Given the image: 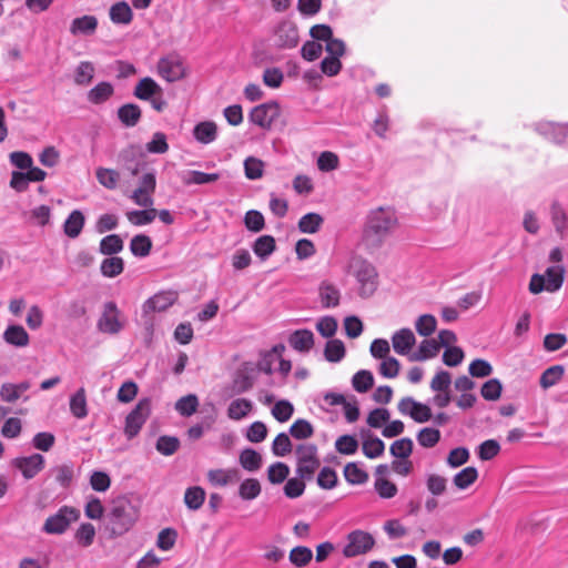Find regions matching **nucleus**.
Instances as JSON below:
<instances>
[{
  "label": "nucleus",
  "mask_w": 568,
  "mask_h": 568,
  "mask_svg": "<svg viewBox=\"0 0 568 568\" xmlns=\"http://www.w3.org/2000/svg\"><path fill=\"white\" fill-rule=\"evenodd\" d=\"M397 216L390 207H377L366 216L362 245L368 251L379 248L397 226Z\"/></svg>",
  "instance_id": "nucleus-1"
},
{
  "label": "nucleus",
  "mask_w": 568,
  "mask_h": 568,
  "mask_svg": "<svg viewBox=\"0 0 568 568\" xmlns=\"http://www.w3.org/2000/svg\"><path fill=\"white\" fill-rule=\"evenodd\" d=\"M139 517V510L128 497H118L113 500L109 514V527L111 537H119L129 531Z\"/></svg>",
  "instance_id": "nucleus-2"
},
{
  "label": "nucleus",
  "mask_w": 568,
  "mask_h": 568,
  "mask_svg": "<svg viewBox=\"0 0 568 568\" xmlns=\"http://www.w3.org/2000/svg\"><path fill=\"white\" fill-rule=\"evenodd\" d=\"M349 268L357 281L359 296L371 297L378 286V274L375 266L366 260L355 257L352 260Z\"/></svg>",
  "instance_id": "nucleus-3"
},
{
  "label": "nucleus",
  "mask_w": 568,
  "mask_h": 568,
  "mask_svg": "<svg viewBox=\"0 0 568 568\" xmlns=\"http://www.w3.org/2000/svg\"><path fill=\"white\" fill-rule=\"evenodd\" d=\"M80 510L71 506H62L55 514L49 516L42 527V531L49 535L64 534L71 524L78 521Z\"/></svg>",
  "instance_id": "nucleus-4"
},
{
  "label": "nucleus",
  "mask_w": 568,
  "mask_h": 568,
  "mask_svg": "<svg viewBox=\"0 0 568 568\" xmlns=\"http://www.w3.org/2000/svg\"><path fill=\"white\" fill-rule=\"evenodd\" d=\"M295 454L297 458L296 474L302 479H312L321 465L317 447L313 444H302L296 447Z\"/></svg>",
  "instance_id": "nucleus-5"
},
{
  "label": "nucleus",
  "mask_w": 568,
  "mask_h": 568,
  "mask_svg": "<svg viewBox=\"0 0 568 568\" xmlns=\"http://www.w3.org/2000/svg\"><path fill=\"white\" fill-rule=\"evenodd\" d=\"M565 270L561 265L550 266L546 270L545 275L534 274L529 283V291L538 294L544 290L547 292L558 291L564 283Z\"/></svg>",
  "instance_id": "nucleus-6"
},
{
  "label": "nucleus",
  "mask_w": 568,
  "mask_h": 568,
  "mask_svg": "<svg viewBox=\"0 0 568 568\" xmlns=\"http://www.w3.org/2000/svg\"><path fill=\"white\" fill-rule=\"evenodd\" d=\"M375 546V538L368 531L356 529L347 534L346 542L343 547V555L346 558H353L365 555Z\"/></svg>",
  "instance_id": "nucleus-7"
},
{
  "label": "nucleus",
  "mask_w": 568,
  "mask_h": 568,
  "mask_svg": "<svg viewBox=\"0 0 568 568\" xmlns=\"http://www.w3.org/2000/svg\"><path fill=\"white\" fill-rule=\"evenodd\" d=\"M151 414V399L142 398L125 418L124 434L129 439L135 437Z\"/></svg>",
  "instance_id": "nucleus-8"
},
{
  "label": "nucleus",
  "mask_w": 568,
  "mask_h": 568,
  "mask_svg": "<svg viewBox=\"0 0 568 568\" xmlns=\"http://www.w3.org/2000/svg\"><path fill=\"white\" fill-rule=\"evenodd\" d=\"M124 326L121 320V312L113 302L104 304L103 312L97 323V327L100 332L115 335L122 331Z\"/></svg>",
  "instance_id": "nucleus-9"
},
{
  "label": "nucleus",
  "mask_w": 568,
  "mask_h": 568,
  "mask_svg": "<svg viewBox=\"0 0 568 568\" xmlns=\"http://www.w3.org/2000/svg\"><path fill=\"white\" fill-rule=\"evenodd\" d=\"M156 187L154 172L144 173L139 181V186L132 192L131 200L139 206L150 207L153 205V193Z\"/></svg>",
  "instance_id": "nucleus-10"
},
{
  "label": "nucleus",
  "mask_w": 568,
  "mask_h": 568,
  "mask_svg": "<svg viewBox=\"0 0 568 568\" xmlns=\"http://www.w3.org/2000/svg\"><path fill=\"white\" fill-rule=\"evenodd\" d=\"M398 412L409 416L414 422L423 424L433 418L430 406L415 400L413 397H404L397 404Z\"/></svg>",
  "instance_id": "nucleus-11"
},
{
  "label": "nucleus",
  "mask_w": 568,
  "mask_h": 568,
  "mask_svg": "<svg viewBox=\"0 0 568 568\" xmlns=\"http://www.w3.org/2000/svg\"><path fill=\"white\" fill-rule=\"evenodd\" d=\"M158 72L168 82H175L185 78L187 69L180 57L168 55L159 60Z\"/></svg>",
  "instance_id": "nucleus-12"
},
{
  "label": "nucleus",
  "mask_w": 568,
  "mask_h": 568,
  "mask_svg": "<svg viewBox=\"0 0 568 568\" xmlns=\"http://www.w3.org/2000/svg\"><path fill=\"white\" fill-rule=\"evenodd\" d=\"M280 113V105L276 102L263 103L252 109L250 121L262 129H271Z\"/></svg>",
  "instance_id": "nucleus-13"
},
{
  "label": "nucleus",
  "mask_w": 568,
  "mask_h": 568,
  "mask_svg": "<svg viewBox=\"0 0 568 568\" xmlns=\"http://www.w3.org/2000/svg\"><path fill=\"white\" fill-rule=\"evenodd\" d=\"M535 130L547 140L561 144L568 136V128L562 123L550 121H539L535 124Z\"/></svg>",
  "instance_id": "nucleus-14"
},
{
  "label": "nucleus",
  "mask_w": 568,
  "mask_h": 568,
  "mask_svg": "<svg viewBox=\"0 0 568 568\" xmlns=\"http://www.w3.org/2000/svg\"><path fill=\"white\" fill-rule=\"evenodd\" d=\"M26 479H32L44 467V457L40 454H33L28 457H18L12 462Z\"/></svg>",
  "instance_id": "nucleus-15"
},
{
  "label": "nucleus",
  "mask_w": 568,
  "mask_h": 568,
  "mask_svg": "<svg viewBox=\"0 0 568 568\" xmlns=\"http://www.w3.org/2000/svg\"><path fill=\"white\" fill-rule=\"evenodd\" d=\"M31 387V383L29 381H23L20 383H3L0 386V399L4 403H16L19 399H23L24 402L29 399V396L24 395Z\"/></svg>",
  "instance_id": "nucleus-16"
},
{
  "label": "nucleus",
  "mask_w": 568,
  "mask_h": 568,
  "mask_svg": "<svg viewBox=\"0 0 568 568\" xmlns=\"http://www.w3.org/2000/svg\"><path fill=\"white\" fill-rule=\"evenodd\" d=\"M276 44L283 49L295 48L298 43V30L292 21H283L275 32Z\"/></svg>",
  "instance_id": "nucleus-17"
},
{
  "label": "nucleus",
  "mask_w": 568,
  "mask_h": 568,
  "mask_svg": "<svg viewBox=\"0 0 568 568\" xmlns=\"http://www.w3.org/2000/svg\"><path fill=\"white\" fill-rule=\"evenodd\" d=\"M415 344L416 337L410 328H400L392 335V346L398 355L409 357Z\"/></svg>",
  "instance_id": "nucleus-18"
},
{
  "label": "nucleus",
  "mask_w": 568,
  "mask_h": 568,
  "mask_svg": "<svg viewBox=\"0 0 568 568\" xmlns=\"http://www.w3.org/2000/svg\"><path fill=\"white\" fill-rule=\"evenodd\" d=\"M176 298L178 295L174 292L158 293L143 304V313L148 315L152 312H164L175 303Z\"/></svg>",
  "instance_id": "nucleus-19"
},
{
  "label": "nucleus",
  "mask_w": 568,
  "mask_h": 568,
  "mask_svg": "<svg viewBox=\"0 0 568 568\" xmlns=\"http://www.w3.org/2000/svg\"><path fill=\"white\" fill-rule=\"evenodd\" d=\"M440 352V344L436 338H424L418 349L409 355L410 362H424L434 358Z\"/></svg>",
  "instance_id": "nucleus-20"
},
{
  "label": "nucleus",
  "mask_w": 568,
  "mask_h": 568,
  "mask_svg": "<svg viewBox=\"0 0 568 568\" xmlns=\"http://www.w3.org/2000/svg\"><path fill=\"white\" fill-rule=\"evenodd\" d=\"M162 88L150 77L141 79L133 91L135 98L144 101L151 100L153 97L162 95Z\"/></svg>",
  "instance_id": "nucleus-21"
},
{
  "label": "nucleus",
  "mask_w": 568,
  "mask_h": 568,
  "mask_svg": "<svg viewBox=\"0 0 568 568\" xmlns=\"http://www.w3.org/2000/svg\"><path fill=\"white\" fill-rule=\"evenodd\" d=\"M114 94V87L108 81H101L87 93L88 102L99 105L109 101Z\"/></svg>",
  "instance_id": "nucleus-22"
},
{
  "label": "nucleus",
  "mask_w": 568,
  "mask_h": 568,
  "mask_svg": "<svg viewBox=\"0 0 568 568\" xmlns=\"http://www.w3.org/2000/svg\"><path fill=\"white\" fill-rule=\"evenodd\" d=\"M318 296L324 308H333L339 304L341 292L331 282L323 281L318 287Z\"/></svg>",
  "instance_id": "nucleus-23"
},
{
  "label": "nucleus",
  "mask_w": 568,
  "mask_h": 568,
  "mask_svg": "<svg viewBox=\"0 0 568 568\" xmlns=\"http://www.w3.org/2000/svg\"><path fill=\"white\" fill-rule=\"evenodd\" d=\"M207 479L213 486H226L240 480V471L236 468L211 469L207 471Z\"/></svg>",
  "instance_id": "nucleus-24"
},
{
  "label": "nucleus",
  "mask_w": 568,
  "mask_h": 568,
  "mask_svg": "<svg viewBox=\"0 0 568 568\" xmlns=\"http://www.w3.org/2000/svg\"><path fill=\"white\" fill-rule=\"evenodd\" d=\"M98 28V19L94 16H82L72 20L70 32L73 36H92Z\"/></svg>",
  "instance_id": "nucleus-25"
},
{
  "label": "nucleus",
  "mask_w": 568,
  "mask_h": 568,
  "mask_svg": "<svg viewBox=\"0 0 568 568\" xmlns=\"http://www.w3.org/2000/svg\"><path fill=\"white\" fill-rule=\"evenodd\" d=\"M288 343L295 351L306 353L314 346V334L310 329H297L291 334Z\"/></svg>",
  "instance_id": "nucleus-26"
},
{
  "label": "nucleus",
  "mask_w": 568,
  "mask_h": 568,
  "mask_svg": "<svg viewBox=\"0 0 568 568\" xmlns=\"http://www.w3.org/2000/svg\"><path fill=\"white\" fill-rule=\"evenodd\" d=\"M194 139L202 144H210L217 136V126L213 121H203L193 129Z\"/></svg>",
  "instance_id": "nucleus-27"
},
{
  "label": "nucleus",
  "mask_w": 568,
  "mask_h": 568,
  "mask_svg": "<svg viewBox=\"0 0 568 568\" xmlns=\"http://www.w3.org/2000/svg\"><path fill=\"white\" fill-rule=\"evenodd\" d=\"M254 404L247 398H236L227 407V417L232 420H241L253 410Z\"/></svg>",
  "instance_id": "nucleus-28"
},
{
  "label": "nucleus",
  "mask_w": 568,
  "mask_h": 568,
  "mask_svg": "<svg viewBox=\"0 0 568 568\" xmlns=\"http://www.w3.org/2000/svg\"><path fill=\"white\" fill-rule=\"evenodd\" d=\"M141 109L138 104L126 103L118 109V118L128 128L135 126L141 119Z\"/></svg>",
  "instance_id": "nucleus-29"
},
{
  "label": "nucleus",
  "mask_w": 568,
  "mask_h": 568,
  "mask_svg": "<svg viewBox=\"0 0 568 568\" xmlns=\"http://www.w3.org/2000/svg\"><path fill=\"white\" fill-rule=\"evenodd\" d=\"M84 222L85 219L81 211H72L63 224V231L65 235L71 239L78 237L84 226Z\"/></svg>",
  "instance_id": "nucleus-30"
},
{
  "label": "nucleus",
  "mask_w": 568,
  "mask_h": 568,
  "mask_svg": "<svg viewBox=\"0 0 568 568\" xmlns=\"http://www.w3.org/2000/svg\"><path fill=\"white\" fill-rule=\"evenodd\" d=\"M3 339L17 347H26L30 341L27 331L21 325H10L3 333Z\"/></svg>",
  "instance_id": "nucleus-31"
},
{
  "label": "nucleus",
  "mask_w": 568,
  "mask_h": 568,
  "mask_svg": "<svg viewBox=\"0 0 568 568\" xmlns=\"http://www.w3.org/2000/svg\"><path fill=\"white\" fill-rule=\"evenodd\" d=\"M220 179L219 173H204L201 171H185L181 174V180L183 184L185 185H192V184H209L217 181Z\"/></svg>",
  "instance_id": "nucleus-32"
},
{
  "label": "nucleus",
  "mask_w": 568,
  "mask_h": 568,
  "mask_svg": "<svg viewBox=\"0 0 568 568\" xmlns=\"http://www.w3.org/2000/svg\"><path fill=\"white\" fill-rule=\"evenodd\" d=\"M70 412L75 418L79 419L88 416L87 396L85 389L83 387L79 388L70 397Z\"/></svg>",
  "instance_id": "nucleus-33"
},
{
  "label": "nucleus",
  "mask_w": 568,
  "mask_h": 568,
  "mask_svg": "<svg viewBox=\"0 0 568 568\" xmlns=\"http://www.w3.org/2000/svg\"><path fill=\"white\" fill-rule=\"evenodd\" d=\"M109 14L111 21L116 24H129L133 18L130 6L124 1L113 4Z\"/></svg>",
  "instance_id": "nucleus-34"
},
{
  "label": "nucleus",
  "mask_w": 568,
  "mask_h": 568,
  "mask_svg": "<svg viewBox=\"0 0 568 568\" xmlns=\"http://www.w3.org/2000/svg\"><path fill=\"white\" fill-rule=\"evenodd\" d=\"M94 72L95 68L92 62H80L74 71V83L81 87L90 84L92 79L94 78Z\"/></svg>",
  "instance_id": "nucleus-35"
},
{
  "label": "nucleus",
  "mask_w": 568,
  "mask_h": 568,
  "mask_svg": "<svg viewBox=\"0 0 568 568\" xmlns=\"http://www.w3.org/2000/svg\"><path fill=\"white\" fill-rule=\"evenodd\" d=\"M323 222L324 219L318 213H307L300 219L298 230L305 234H313L321 229Z\"/></svg>",
  "instance_id": "nucleus-36"
},
{
  "label": "nucleus",
  "mask_w": 568,
  "mask_h": 568,
  "mask_svg": "<svg viewBox=\"0 0 568 568\" xmlns=\"http://www.w3.org/2000/svg\"><path fill=\"white\" fill-rule=\"evenodd\" d=\"M158 212L152 206L148 207L146 210H134L126 212V219L128 221L133 225H146L154 221Z\"/></svg>",
  "instance_id": "nucleus-37"
},
{
  "label": "nucleus",
  "mask_w": 568,
  "mask_h": 568,
  "mask_svg": "<svg viewBox=\"0 0 568 568\" xmlns=\"http://www.w3.org/2000/svg\"><path fill=\"white\" fill-rule=\"evenodd\" d=\"M50 474L60 486L68 487L74 474L73 465L71 463L58 465L50 469Z\"/></svg>",
  "instance_id": "nucleus-38"
},
{
  "label": "nucleus",
  "mask_w": 568,
  "mask_h": 568,
  "mask_svg": "<svg viewBox=\"0 0 568 568\" xmlns=\"http://www.w3.org/2000/svg\"><path fill=\"white\" fill-rule=\"evenodd\" d=\"M437 328V320L434 315L423 314L415 321V329L423 337H429Z\"/></svg>",
  "instance_id": "nucleus-39"
},
{
  "label": "nucleus",
  "mask_w": 568,
  "mask_h": 568,
  "mask_svg": "<svg viewBox=\"0 0 568 568\" xmlns=\"http://www.w3.org/2000/svg\"><path fill=\"white\" fill-rule=\"evenodd\" d=\"M152 248V241L144 234H139L132 237L130 242V250L134 256H148Z\"/></svg>",
  "instance_id": "nucleus-40"
},
{
  "label": "nucleus",
  "mask_w": 568,
  "mask_h": 568,
  "mask_svg": "<svg viewBox=\"0 0 568 568\" xmlns=\"http://www.w3.org/2000/svg\"><path fill=\"white\" fill-rule=\"evenodd\" d=\"M324 356L327 362H341L345 356L344 343L341 339H329L325 345Z\"/></svg>",
  "instance_id": "nucleus-41"
},
{
  "label": "nucleus",
  "mask_w": 568,
  "mask_h": 568,
  "mask_svg": "<svg viewBox=\"0 0 568 568\" xmlns=\"http://www.w3.org/2000/svg\"><path fill=\"white\" fill-rule=\"evenodd\" d=\"M205 500V491L200 486L190 487L185 490L184 503L191 510H197Z\"/></svg>",
  "instance_id": "nucleus-42"
},
{
  "label": "nucleus",
  "mask_w": 568,
  "mask_h": 568,
  "mask_svg": "<svg viewBox=\"0 0 568 568\" xmlns=\"http://www.w3.org/2000/svg\"><path fill=\"white\" fill-rule=\"evenodd\" d=\"M197 407L199 398L194 394L185 395L175 403L176 412L184 417L193 415L197 410Z\"/></svg>",
  "instance_id": "nucleus-43"
},
{
  "label": "nucleus",
  "mask_w": 568,
  "mask_h": 568,
  "mask_svg": "<svg viewBox=\"0 0 568 568\" xmlns=\"http://www.w3.org/2000/svg\"><path fill=\"white\" fill-rule=\"evenodd\" d=\"M95 528L90 523H82L74 534V539L83 548L90 547L95 537Z\"/></svg>",
  "instance_id": "nucleus-44"
},
{
  "label": "nucleus",
  "mask_w": 568,
  "mask_h": 568,
  "mask_svg": "<svg viewBox=\"0 0 568 568\" xmlns=\"http://www.w3.org/2000/svg\"><path fill=\"white\" fill-rule=\"evenodd\" d=\"M239 459L241 466L248 471H255L260 469L262 465L261 455L251 448L242 450Z\"/></svg>",
  "instance_id": "nucleus-45"
},
{
  "label": "nucleus",
  "mask_w": 568,
  "mask_h": 568,
  "mask_svg": "<svg viewBox=\"0 0 568 568\" xmlns=\"http://www.w3.org/2000/svg\"><path fill=\"white\" fill-rule=\"evenodd\" d=\"M124 262L121 257L111 256L104 258L101 263V273L105 277H115L123 272Z\"/></svg>",
  "instance_id": "nucleus-46"
},
{
  "label": "nucleus",
  "mask_w": 568,
  "mask_h": 568,
  "mask_svg": "<svg viewBox=\"0 0 568 568\" xmlns=\"http://www.w3.org/2000/svg\"><path fill=\"white\" fill-rule=\"evenodd\" d=\"M99 250L104 255H113L123 250V241L118 234L104 236L100 241Z\"/></svg>",
  "instance_id": "nucleus-47"
},
{
  "label": "nucleus",
  "mask_w": 568,
  "mask_h": 568,
  "mask_svg": "<svg viewBox=\"0 0 568 568\" xmlns=\"http://www.w3.org/2000/svg\"><path fill=\"white\" fill-rule=\"evenodd\" d=\"M565 369L561 365L548 367L540 376V386L544 389L552 387L562 378Z\"/></svg>",
  "instance_id": "nucleus-48"
},
{
  "label": "nucleus",
  "mask_w": 568,
  "mask_h": 568,
  "mask_svg": "<svg viewBox=\"0 0 568 568\" xmlns=\"http://www.w3.org/2000/svg\"><path fill=\"white\" fill-rule=\"evenodd\" d=\"M478 471L475 467L469 466L462 469L454 476V485L459 489H466L476 481Z\"/></svg>",
  "instance_id": "nucleus-49"
},
{
  "label": "nucleus",
  "mask_w": 568,
  "mask_h": 568,
  "mask_svg": "<svg viewBox=\"0 0 568 568\" xmlns=\"http://www.w3.org/2000/svg\"><path fill=\"white\" fill-rule=\"evenodd\" d=\"M344 477L352 485H362L367 481L368 475L356 463H348L344 467Z\"/></svg>",
  "instance_id": "nucleus-50"
},
{
  "label": "nucleus",
  "mask_w": 568,
  "mask_h": 568,
  "mask_svg": "<svg viewBox=\"0 0 568 568\" xmlns=\"http://www.w3.org/2000/svg\"><path fill=\"white\" fill-rule=\"evenodd\" d=\"M352 385L358 393H366L374 385V376L369 371H358L352 378Z\"/></svg>",
  "instance_id": "nucleus-51"
},
{
  "label": "nucleus",
  "mask_w": 568,
  "mask_h": 568,
  "mask_svg": "<svg viewBox=\"0 0 568 568\" xmlns=\"http://www.w3.org/2000/svg\"><path fill=\"white\" fill-rule=\"evenodd\" d=\"M288 558L294 566L302 568L310 564L313 552L308 547L297 546L290 551Z\"/></svg>",
  "instance_id": "nucleus-52"
},
{
  "label": "nucleus",
  "mask_w": 568,
  "mask_h": 568,
  "mask_svg": "<svg viewBox=\"0 0 568 568\" xmlns=\"http://www.w3.org/2000/svg\"><path fill=\"white\" fill-rule=\"evenodd\" d=\"M418 444L425 448H432L440 440V432L437 428L425 427L416 436Z\"/></svg>",
  "instance_id": "nucleus-53"
},
{
  "label": "nucleus",
  "mask_w": 568,
  "mask_h": 568,
  "mask_svg": "<svg viewBox=\"0 0 568 568\" xmlns=\"http://www.w3.org/2000/svg\"><path fill=\"white\" fill-rule=\"evenodd\" d=\"M261 494L260 481L255 478H247L241 483L239 495L244 500L255 499Z\"/></svg>",
  "instance_id": "nucleus-54"
},
{
  "label": "nucleus",
  "mask_w": 568,
  "mask_h": 568,
  "mask_svg": "<svg viewBox=\"0 0 568 568\" xmlns=\"http://www.w3.org/2000/svg\"><path fill=\"white\" fill-rule=\"evenodd\" d=\"M389 452L397 459L408 458L413 452V440L408 437L397 439L390 445Z\"/></svg>",
  "instance_id": "nucleus-55"
},
{
  "label": "nucleus",
  "mask_w": 568,
  "mask_h": 568,
  "mask_svg": "<svg viewBox=\"0 0 568 568\" xmlns=\"http://www.w3.org/2000/svg\"><path fill=\"white\" fill-rule=\"evenodd\" d=\"M294 413V406L286 399H281L275 403L271 414L280 423L287 422Z\"/></svg>",
  "instance_id": "nucleus-56"
},
{
  "label": "nucleus",
  "mask_w": 568,
  "mask_h": 568,
  "mask_svg": "<svg viewBox=\"0 0 568 568\" xmlns=\"http://www.w3.org/2000/svg\"><path fill=\"white\" fill-rule=\"evenodd\" d=\"M274 250L275 240L271 235L260 236L253 245L254 253L262 258H265L268 255H271L274 252Z\"/></svg>",
  "instance_id": "nucleus-57"
},
{
  "label": "nucleus",
  "mask_w": 568,
  "mask_h": 568,
  "mask_svg": "<svg viewBox=\"0 0 568 568\" xmlns=\"http://www.w3.org/2000/svg\"><path fill=\"white\" fill-rule=\"evenodd\" d=\"M363 453L367 458H377L383 455L385 444L378 437H368L363 442Z\"/></svg>",
  "instance_id": "nucleus-58"
},
{
  "label": "nucleus",
  "mask_w": 568,
  "mask_h": 568,
  "mask_svg": "<svg viewBox=\"0 0 568 568\" xmlns=\"http://www.w3.org/2000/svg\"><path fill=\"white\" fill-rule=\"evenodd\" d=\"M244 172L248 180H258L263 176L264 162L257 158L248 156L244 161Z\"/></svg>",
  "instance_id": "nucleus-59"
},
{
  "label": "nucleus",
  "mask_w": 568,
  "mask_h": 568,
  "mask_svg": "<svg viewBox=\"0 0 568 568\" xmlns=\"http://www.w3.org/2000/svg\"><path fill=\"white\" fill-rule=\"evenodd\" d=\"M97 179L101 185L109 190H114L119 183L120 174L115 170L99 168Z\"/></svg>",
  "instance_id": "nucleus-60"
},
{
  "label": "nucleus",
  "mask_w": 568,
  "mask_h": 568,
  "mask_svg": "<svg viewBox=\"0 0 568 568\" xmlns=\"http://www.w3.org/2000/svg\"><path fill=\"white\" fill-rule=\"evenodd\" d=\"M290 434L296 439H307L313 436L314 428L306 419H297L290 427Z\"/></svg>",
  "instance_id": "nucleus-61"
},
{
  "label": "nucleus",
  "mask_w": 568,
  "mask_h": 568,
  "mask_svg": "<svg viewBox=\"0 0 568 568\" xmlns=\"http://www.w3.org/2000/svg\"><path fill=\"white\" fill-rule=\"evenodd\" d=\"M288 474L290 467L282 462L272 464L267 469V478L272 484L283 483L287 478Z\"/></svg>",
  "instance_id": "nucleus-62"
},
{
  "label": "nucleus",
  "mask_w": 568,
  "mask_h": 568,
  "mask_svg": "<svg viewBox=\"0 0 568 568\" xmlns=\"http://www.w3.org/2000/svg\"><path fill=\"white\" fill-rule=\"evenodd\" d=\"M292 452V443L287 434L280 433L272 443V453L277 457H284Z\"/></svg>",
  "instance_id": "nucleus-63"
},
{
  "label": "nucleus",
  "mask_w": 568,
  "mask_h": 568,
  "mask_svg": "<svg viewBox=\"0 0 568 568\" xmlns=\"http://www.w3.org/2000/svg\"><path fill=\"white\" fill-rule=\"evenodd\" d=\"M145 149L149 153L153 154H163L168 152L169 144L166 142V136L162 132H155L152 135V139L145 144Z\"/></svg>",
  "instance_id": "nucleus-64"
}]
</instances>
